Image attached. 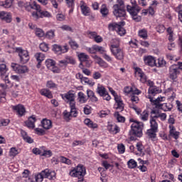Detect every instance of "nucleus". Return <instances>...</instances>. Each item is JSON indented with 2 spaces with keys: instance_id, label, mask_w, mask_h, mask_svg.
Here are the masks:
<instances>
[{
  "instance_id": "1",
  "label": "nucleus",
  "mask_w": 182,
  "mask_h": 182,
  "mask_svg": "<svg viewBox=\"0 0 182 182\" xmlns=\"http://www.w3.org/2000/svg\"><path fill=\"white\" fill-rule=\"evenodd\" d=\"M33 9L36 11L32 12V16L36 21H38L39 18H50L52 16L48 11H43L41 6L36 1L33 2Z\"/></svg>"
},
{
  "instance_id": "2",
  "label": "nucleus",
  "mask_w": 182,
  "mask_h": 182,
  "mask_svg": "<svg viewBox=\"0 0 182 182\" xmlns=\"http://www.w3.org/2000/svg\"><path fill=\"white\" fill-rule=\"evenodd\" d=\"M120 43L119 40H112V44L111 45V52L116 59L118 60H123L124 58V51L123 49L120 48Z\"/></svg>"
},
{
  "instance_id": "3",
  "label": "nucleus",
  "mask_w": 182,
  "mask_h": 182,
  "mask_svg": "<svg viewBox=\"0 0 182 182\" xmlns=\"http://www.w3.org/2000/svg\"><path fill=\"white\" fill-rule=\"evenodd\" d=\"M131 4L127 6V11L132 15L134 21L140 22L141 17L137 16V14L140 12V7L136 4V0H131Z\"/></svg>"
},
{
  "instance_id": "4",
  "label": "nucleus",
  "mask_w": 182,
  "mask_h": 182,
  "mask_svg": "<svg viewBox=\"0 0 182 182\" xmlns=\"http://www.w3.org/2000/svg\"><path fill=\"white\" fill-rule=\"evenodd\" d=\"M126 25L124 21H121L119 23H111L108 25V29L109 31H116V32L119 35V36H124L126 35V29L123 28Z\"/></svg>"
},
{
  "instance_id": "5",
  "label": "nucleus",
  "mask_w": 182,
  "mask_h": 182,
  "mask_svg": "<svg viewBox=\"0 0 182 182\" xmlns=\"http://www.w3.org/2000/svg\"><path fill=\"white\" fill-rule=\"evenodd\" d=\"M129 132L130 136H135L136 137H141L143 136V123L134 122L131 127Z\"/></svg>"
},
{
  "instance_id": "6",
  "label": "nucleus",
  "mask_w": 182,
  "mask_h": 182,
  "mask_svg": "<svg viewBox=\"0 0 182 182\" xmlns=\"http://www.w3.org/2000/svg\"><path fill=\"white\" fill-rule=\"evenodd\" d=\"M70 176L71 177H85L86 176V168L85 166L79 164L70 172Z\"/></svg>"
},
{
  "instance_id": "7",
  "label": "nucleus",
  "mask_w": 182,
  "mask_h": 182,
  "mask_svg": "<svg viewBox=\"0 0 182 182\" xmlns=\"http://www.w3.org/2000/svg\"><path fill=\"white\" fill-rule=\"evenodd\" d=\"M63 99H65L70 103V107L72 109V112H75V107H76V102H75V94L72 93L71 91H69L65 95L62 96Z\"/></svg>"
},
{
  "instance_id": "8",
  "label": "nucleus",
  "mask_w": 182,
  "mask_h": 182,
  "mask_svg": "<svg viewBox=\"0 0 182 182\" xmlns=\"http://www.w3.org/2000/svg\"><path fill=\"white\" fill-rule=\"evenodd\" d=\"M16 52L18 54L20 62H21V63H27L29 60V54L28 53V51L23 50L21 48H17Z\"/></svg>"
},
{
  "instance_id": "9",
  "label": "nucleus",
  "mask_w": 182,
  "mask_h": 182,
  "mask_svg": "<svg viewBox=\"0 0 182 182\" xmlns=\"http://www.w3.org/2000/svg\"><path fill=\"white\" fill-rule=\"evenodd\" d=\"M53 50L56 55H62V53H66L69 50V46L65 44L62 47L60 45L54 44L53 46Z\"/></svg>"
},
{
  "instance_id": "10",
  "label": "nucleus",
  "mask_w": 182,
  "mask_h": 182,
  "mask_svg": "<svg viewBox=\"0 0 182 182\" xmlns=\"http://www.w3.org/2000/svg\"><path fill=\"white\" fill-rule=\"evenodd\" d=\"M180 75V70H178V65H172L169 68V79L171 80H176L177 75Z\"/></svg>"
},
{
  "instance_id": "11",
  "label": "nucleus",
  "mask_w": 182,
  "mask_h": 182,
  "mask_svg": "<svg viewBox=\"0 0 182 182\" xmlns=\"http://www.w3.org/2000/svg\"><path fill=\"white\" fill-rule=\"evenodd\" d=\"M159 129V124L154 121L151 123V129H148L146 134H148L150 139L156 138V133H157V129Z\"/></svg>"
},
{
  "instance_id": "12",
  "label": "nucleus",
  "mask_w": 182,
  "mask_h": 182,
  "mask_svg": "<svg viewBox=\"0 0 182 182\" xmlns=\"http://www.w3.org/2000/svg\"><path fill=\"white\" fill-rule=\"evenodd\" d=\"M113 9V14L116 18H123L126 16V10L124 9L119 8L118 5H114Z\"/></svg>"
},
{
  "instance_id": "13",
  "label": "nucleus",
  "mask_w": 182,
  "mask_h": 182,
  "mask_svg": "<svg viewBox=\"0 0 182 182\" xmlns=\"http://www.w3.org/2000/svg\"><path fill=\"white\" fill-rule=\"evenodd\" d=\"M11 68L16 73H26L28 72V67L25 65H20L16 63H12Z\"/></svg>"
},
{
  "instance_id": "14",
  "label": "nucleus",
  "mask_w": 182,
  "mask_h": 182,
  "mask_svg": "<svg viewBox=\"0 0 182 182\" xmlns=\"http://www.w3.org/2000/svg\"><path fill=\"white\" fill-rule=\"evenodd\" d=\"M0 19L2 20L3 22L11 23L12 22V15H11L9 12L0 11Z\"/></svg>"
},
{
  "instance_id": "15",
  "label": "nucleus",
  "mask_w": 182,
  "mask_h": 182,
  "mask_svg": "<svg viewBox=\"0 0 182 182\" xmlns=\"http://www.w3.org/2000/svg\"><path fill=\"white\" fill-rule=\"evenodd\" d=\"M149 99L150 100V102L153 103V105L155 106L156 109H163V104L160 103V102H163V99L164 97H159L156 100H153L151 97H149Z\"/></svg>"
},
{
  "instance_id": "16",
  "label": "nucleus",
  "mask_w": 182,
  "mask_h": 182,
  "mask_svg": "<svg viewBox=\"0 0 182 182\" xmlns=\"http://www.w3.org/2000/svg\"><path fill=\"white\" fill-rule=\"evenodd\" d=\"M144 61L145 65H148V66H157V64L156 63V59L153 56L148 55L144 57Z\"/></svg>"
},
{
  "instance_id": "17",
  "label": "nucleus",
  "mask_w": 182,
  "mask_h": 182,
  "mask_svg": "<svg viewBox=\"0 0 182 182\" xmlns=\"http://www.w3.org/2000/svg\"><path fill=\"white\" fill-rule=\"evenodd\" d=\"M77 114V112L76 111V107H75V112H72V108H70V112H68L66 110L63 112L64 119L66 122H69L70 120V117H76Z\"/></svg>"
},
{
  "instance_id": "18",
  "label": "nucleus",
  "mask_w": 182,
  "mask_h": 182,
  "mask_svg": "<svg viewBox=\"0 0 182 182\" xmlns=\"http://www.w3.org/2000/svg\"><path fill=\"white\" fill-rule=\"evenodd\" d=\"M36 122V117L35 115H32L28 117V120L25 122L26 126L28 129H35V122Z\"/></svg>"
},
{
  "instance_id": "19",
  "label": "nucleus",
  "mask_w": 182,
  "mask_h": 182,
  "mask_svg": "<svg viewBox=\"0 0 182 182\" xmlns=\"http://www.w3.org/2000/svg\"><path fill=\"white\" fill-rule=\"evenodd\" d=\"M43 174H44V178H48V180H55L56 178V173L55 171H50L49 169L43 171Z\"/></svg>"
},
{
  "instance_id": "20",
  "label": "nucleus",
  "mask_w": 182,
  "mask_h": 182,
  "mask_svg": "<svg viewBox=\"0 0 182 182\" xmlns=\"http://www.w3.org/2000/svg\"><path fill=\"white\" fill-rule=\"evenodd\" d=\"M13 109L16 112V113L18 114V116H23L25 114V112H26L25 109V107L22 105H18L16 106H13Z\"/></svg>"
},
{
  "instance_id": "21",
  "label": "nucleus",
  "mask_w": 182,
  "mask_h": 182,
  "mask_svg": "<svg viewBox=\"0 0 182 182\" xmlns=\"http://www.w3.org/2000/svg\"><path fill=\"white\" fill-rule=\"evenodd\" d=\"M135 70H136L135 71L136 76H138L139 77H140V81L142 83H146V82H147V77H146V75L143 73V72L140 68H136Z\"/></svg>"
},
{
  "instance_id": "22",
  "label": "nucleus",
  "mask_w": 182,
  "mask_h": 182,
  "mask_svg": "<svg viewBox=\"0 0 182 182\" xmlns=\"http://www.w3.org/2000/svg\"><path fill=\"white\" fill-rule=\"evenodd\" d=\"M114 100L117 105V107H116L117 110H119V112H123L124 109V105L123 104V101H122V99L117 96L114 95Z\"/></svg>"
},
{
  "instance_id": "23",
  "label": "nucleus",
  "mask_w": 182,
  "mask_h": 182,
  "mask_svg": "<svg viewBox=\"0 0 182 182\" xmlns=\"http://www.w3.org/2000/svg\"><path fill=\"white\" fill-rule=\"evenodd\" d=\"M35 58L38 62L37 63V68L39 69V68H41V64L43 60H45V54L42 53H37L35 55Z\"/></svg>"
},
{
  "instance_id": "24",
  "label": "nucleus",
  "mask_w": 182,
  "mask_h": 182,
  "mask_svg": "<svg viewBox=\"0 0 182 182\" xmlns=\"http://www.w3.org/2000/svg\"><path fill=\"white\" fill-rule=\"evenodd\" d=\"M41 126L45 130H49V129H52V121L48 119H43L41 121Z\"/></svg>"
},
{
  "instance_id": "25",
  "label": "nucleus",
  "mask_w": 182,
  "mask_h": 182,
  "mask_svg": "<svg viewBox=\"0 0 182 182\" xmlns=\"http://www.w3.org/2000/svg\"><path fill=\"white\" fill-rule=\"evenodd\" d=\"M151 119L150 123L152 122H154L155 123H157V119L160 118V113H159V111L156 109H153L151 112Z\"/></svg>"
},
{
  "instance_id": "26",
  "label": "nucleus",
  "mask_w": 182,
  "mask_h": 182,
  "mask_svg": "<svg viewBox=\"0 0 182 182\" xmlns=\"http://www.w3.org/2000/svg\"><path fill=\"white\" fill-rule=\"evenodd\" d=\"M18 6L20 8H25L26 11H31V9H33V4H31L29 3H23V1H18Z\"/></svg>"
},
{
  "instance_id": "27",
  "label": "nucleus",
  "mask_w": 182,
  "mask_h": 182,
  "mask_svg": "<svg viewBox=\"0 0 182 182\" xmlns=\"http://www.w3.org/2000/svg\"><path fill=\"white\" fill-rule=\"evenodd\" d=\"M85 124L87 126V127H90V129H97V124L93 123L90 119H85L84 120Z\"/></svg>"
},
{
  "instance_id": "28",
  "label": "nucleus",
  "mask_w": 182,
  "mask_h": 182,
  "mask_svg": "<svg viewBox=\"0 0 182 182\" xmlns=\"http://www.w3.org/2000/svg\"><path fill=\"white\" fill-rule=\"evenodd\" d=\"M107 130L112 134H117V133H119V127L116 124L108 125Z\"/></svg>"
},
{
  "instance_id": "29",
  "label": "nucleus",
  "mask_w": 182,
  "mask_h": 182,
  "mask_svg": "<svg viewBox=\"0 0 182 182\" xmlns=\"http://www.w3.org/2000/svg\"><path fill=\"white\" fill-rule=\"evenodd\" d=\"M21 136H22L23 140H25V141H26L27 143H30V144L33 142V139H32V138H31L30 136H28V133H26V132L21 130Z\"/></svg>"
},
{
  "instance_id": "30",
  "label": "nucleus",
  "mask_w": 182,
  "mask_h": 182,
  "mask_svg": "<svg viewBox=\"0 0 182 182\" xmlns=\"http://www.w3.org/2000/svg\"><path fill=\"white\" fill-rule=\"evenodd\" d=\"M89 99L85 94L82 92H78V100L80 103H86Z\"/></svg>"
},
{
  "instance_id": "31",
  "label": "nucleus",
  "mask_w": 182,
  "mask_h": 182,
  "mask_svg": "<svg viewBox=\"0 0 182 182\" xmlns=\"http://www.w3.org/2000/svg\"><path fill=\"white\" fill-rule=\"evenodd\" d=\"M78 58L80 62L83 63H87V60L89 59V55H86L85 53H81L78 55Z\"/></svg>"
},
{
  "instance_id": "32",
  "label": "nucleus",
  "mask_w": 182,
  "mask_h": 182,
  "mask_svg": "<svg viewBox=\"0 0 182 182\" xmlns=\"http://www.w3.org/2000/svg\"><path fill=\"white\" fill-rule=\"evenodd\" d=\"M12 2L14 0H5V1H0V6H3L4 8H11L12 6Z\"/></svg>"
},
{
  "instance_id": "33",
  "label": "nucleus",
  "mask_w": 182,
  "mask_h": 182,
  "mask_svg": "<svg viewBox=\"0 0 182 182\" xmlns=\"http://www.w3.org/2000/svg\"><path fill=\"white\" fill-rule=\"evenodd\" d=\"M41 95L42 96H46V97H48V99H52V92L49 91V90L43 89L40 91Z\"/></svg>"
},
{
  "instance_id": "34",
  "label": "nucleus",
  "mask_w": 182,
  "mask_h": 182,
  "mask_svg": "<svg viewBox=\"0 0 182 182\" xmlns=\"http://www.w3.org/2000/svg\"><path fill=\"white\" fill-rule=\"evenodd\" d=\"M107 92V91L106 90V88H105V87H103L102 85H99L97 88V93H98L100 96H105Z\"/></svg>"
},
{
  "instance_id": "35",
  "label": "nucleus",
  "mask_w": 182,
  "mask_h": 182,
  "mask_svg": "<svg viewBox=\"0 0 182 182\" xmlns=\"http://www.w3.org/2000/svg\"><path fill=\"white\" fill-rule=\"evenodd\" d=\"M114 117H116L117 122H119V123H124V122L126 121V118H124V117L121 116L120 114H119V112H116L114 114Z\"/></svg>"
},
{
  "instance_id": "36",
  "label": "nucleus",
  "mask_w": 182,
  "mask_h": 182,
  "mask_svg": "<svg viewBox=\"0 0 182 182\" xmlns=\"http://www.w3.org/2000/svg\"><path fill=\"white\" fill-rule=\"evenodd\" d=\"M43 178H45V173H43V171L41 173L35 175L36 182H42L43 181Z\"/></svg>"
},
{
  "instance_id": "37",
  "label": "nucleus",
  "mask_w": 182,
  "mask_h": 182,
  "mask_svg": "<svg viewBox=\"0 0 182 182\" xmlns=\"http://www.w3.org/2000/svg\"><path fill=\"white\" fill-rule=\"evenodd\" d=\"M100 12H101L103 18H106V16H107V15H109V9H107V7H106L105 5L102 6Z\"/></svg>"
},
{
  "instance_id": "38",
  "label": "nucleus",
  "mask_w": 182,
  "mask_h": 182,
  "mask_svg": "<svg viewBox=\"0 0 182 182\" xmlns=\"http://www.w3.org/2000/svg\"><path fill=\"white\" fill-rule=\"evenodd\" d=\"M81 11L85 16H89V15H90V9L86 6H81Z\"/></svg>"
},
{
  "instance_id": "39",
  "label": "nucleus",
  "mask_w": 182,
  "mask_h": 182,
  "mask_svg": "<svg viewBox=\"0 0 182 182\" xmlns=\"http://www.w3.org/2000/svg\"><path fill=\"white\" fill-rule=\"evenodd\" d=\"M55 65H56V63L52 59H47L46 60V66L48 69H50L53 66H55Z\"/></svg>"
},
{
  "instance_id": "40",
  "label": "nucleus",
  "mask_w": 182,
  "mask_h": 182,
  "mask_svg": "<svg viewBox=\"0 0 182 182\" xmlns=\"http://www.w3.org/2000/svg\"><path fill=\"white\" fill-rule=\"evenodd\" d=\"M139 36L140 38H142V39H147L148 35H147V30L146 29H141L139 31Z\"/></svg>"
},
{
  "instance_id": "41",
  "label": "nucleus",
  "mask_w": 182,
  "mask_h": 182,
  "mask_svg": "<svg viewBox=\"0 0 182 182\" xmlns=\"http://www.w3.org/2000/svg\"><path fill=\"white\" fill-rule=\"evenodd\" d=\"M41 156L43 157H52V151H50V150L46 151V150H45V148L43 147Z\"/></svg>"
},
{
  "instance_id": "42",
  "label": "nucleus",
  "mask_w": 182,
  "mask_h": 182,
  "mask_svg": "<svg viewBox=\"0 0 182 182\" xmlns=\"http://www.w3.org/2000/svg\"><path fill=\"white\" fill-rule=\"evenodd\" d=\"M8 72V68H6V65L1 64L0 65V74L1 76H5V73Z\"/></svg>"
},
{
  "instance_id": "43",
  "label": "nucleus",
  "mask_w": 182,
  "mask_h": 182,
  "mask_svg": "<svg viewBox=\"0 0 182 182\" xmlns=\"http://www.w3.org/2000/svg\"><path fill=\"white\" fill-rule=\"evenodd\" d=\"M127 164L129 168H136V167H137V162H136L134 159H130L127 162Z\"/></svg>"
},
{
  "instance_id": "44",
  "label": "nucleus",
  "mask_w": 182,
  "mask_h": 182,
  "mask_svg": "<svg viewBox=\"0 0 182 182\" xmlns=\"http://www.w3.org/2000/svg\"><path fill=\"white\" fill-rule=\"evenodd\" d=\"M157 93H160V90H159L156 87H150L149 90V95H157Z\"/></svg>"
},
{
  "instance_id": "45",
  "label": "nucleus",
  "mask_w": 182,
  "mask_h": 182,
  "mask_svg": "<svg viewBox=\"0 0 182 182\" xmlns=\"http://www.w3.org/2000/svg\"><path fill=\"white\" fill-rule=\"evenodd\" d=\"M166 63H167L166 62V60H164V59L159 58L158 59V65H156V66L158 68H164V66H166Z\"/></svg>"
},
{
  "instance_id": "46",
  "label": "nucleus",
  "mask_w": 182,
  "mask_h": 182,
  "mask_svg": "<svg viewBox=\"0 0 182 182\" xmlns=\"http://www.w3.org/2000/svg\"><path fill=\"white\" fill-rule=\"evenodd\" d=\"M19 152H18V149L16 148H11L9 151V156L10 157H15V156H17Z\"/></svg>"
},
{
  "instance_id": "47",
  "label": "nucleus",
  "mask_w": 182,
  "mask_h": 182,
  "mask_svg": "<svg viewBox=\"0 0 182 182\" xmlns=\"http://www.w3.org/2000/svg\"><path fill=\"white\" fill-rule=\"evenodd\" d=\"M40 49L43 52H48V50H49V47L46 43H42L40 44Z\"/></svg>"
},
{
  "instance_id": "48",
  "label": "nucleus",
  "mask_w": 182,
  "mask_h": 182,
  "mask_svg": "<svg viewBox=\"0 0 182 182\" xmlns=\"http://www.w3.org/2000/svg\"><path fill=\"white\" fill-rule=\"evenodd\" d=\"M36 35L38 38H42L43 36H45V33L43 32V29L36 28Z\"/></svg>"
},
{
  "instance_id": "49",
  "label": "nucleus",
  "mask_w": 182,
  "mask_h": 182,
  "mask_svg": "<svg viewBox=\"0 0 182 182\" xmlns=\"http://www.w3.org/2000/svg\"><path fill=\"white\" fill-rule=\"evenodd\" d=\"M69 45L72 49H77V48H79V44H77V43L73 40H70L69 41Z\"/></svg>"
},
{
  "instance_id": "50",
  "label": "nucleus",
  "mask_w": 182,
  "mask_h": 182,
  "mask_svg": "<svg viewBox=\"0 0 182 182\" xmlns=\"http://www.w3.org/2000/svg\"><path fill=\"white\" fill-rule=\"evenodd\" d=\"M43 150V147H41V149L39 148H34L33 149V154H36V155H39V156H42V151Z\"/></svg>"
},
{
  "instance_id": "51",
  "label": "nucleus",
  "mask_w": 182,
  "mask_h": 182,
  "mask_svg": "<svg viewBox=\"0 0 182 182\" xmlns=\"http://www.w3.org/2000/svg\"><path fill=\"white\" fill-rule=\"evenodd\" d=\"M46 38H48V39H53V38H55V31L50 30L48 31L46 33Z\"/></svg>"
},
{
  "instance_id": "52",
  "label": "nucleus",
  "mask_w": 182,
  "mask_h": 182,
  "mask_svg": "<svg viewBox=\"0 0 182 182\" xmlns=\"http://www.w3.org/2000/svg\"><path fill=\"white\" fill-rule=\"evenodd\" d=\"M176 12L178 13V19L182 22V5H179L176 9Z\"/></svg>"
},
{
  "instance_id": "53",
  "label": "nucleus",
  "mask_w": 182,
  "mask_h": 182,
  "mask_svg": "<svg viewBox=\"0 0 182 182\" xmlns=\"http://www.w3.org/2000/svg\"><path fill=\"white\" fill-rule=\"evenodd\" d=\"M81 82L82 84L87 83V85H92V86H93V85H95V82H92V81H90V79L86 77H83L82 80H81Z\"/></svg>"
},
{
  "instance_id": "54",
  "label": "nucleus",
  "mask_w": 182,
  "mask_h": 182,
  "mask_svg": "<svg viewBox=\"0 0 182 182\" xmlns=\"http://www.w3.org/2000/svg\"><path fill=\"white\" fill-rule=\"evenodd\" d=\"M56 19L57 21L62 22L63 21H65V19H66V16L63 14H58L56 16Z\"/></svg>"
},
{
  "instance_id": "55",
  "label": "nucleus",
  "mask_w": 182,
  "mask_h": 182,
  "mask_svg": "<svg viewBox=\"0 0 182 182\" xmlns=\"http://www.w3.org/2000/svg\"><path fill=\"white\" fill-rule=\"evenodd\" d=\"M141 119L144 122H146V120H147V119H149V113L147 112V111L143 112V113L141 114Z\"/></svg>"
},
{
  "instance_id": "56",
  "label": "nucleus",
  "mask_w": 182,
  "mask_h": 182,
  "mask_svg": "<svg viewBox=\"0 0 182 182\" xmlns=\"http://www.w3.org/2000/svg\"><path fill=\"white\" fill-rule=\"evenodd\" d=\"M95 52H99L100 53H105L106 50H105V48L102 46H95Z\"/></svg>"
},
{
  "instance_id": "57",
  "label": "nucleus",
  "mask_w": 182,
  "mask_h": 182,
  "mask_svg": "<svg viewBox=\"0 0 182 182\" xmlns=\"http://www.w3.org/2000/svg\"><path fill=\"white\" fill-rule=\"evenodd\" d=\"M84 113L85 114H90V113H92V107L86 105L84 107Z\"/></svg>"
},
{
  "instance_id": "58",
  "label": "nucleus",
  "mask_w": 182,
  "mask_h": 182,
  "mask_svg": "<svg viewBox=\"0 0 182 182\" xmlns=\"http://www.w3.org/2000/svg\"><path fill=\"white\" fill-rule=\"evenodd\" d=\"M65 60L67 62V64L70 63L71 65H75V63H76V61L72 57H69V56L66 57Z\"/></svg>"
},
{
  "instance_id": "59",
  "label": "nucleus",
  "mask_w": 182,
  "mask_h": 182,
  "mask_svg": "<svg viewBox=\"0 0 182 182\" xmlns=\"http://www.w3.org/2000/svg\"><path fill=\"white\" fill-rule=\"evenodd\" d=\"M157 29V32H159V33H163V32H164V31H166V27H164V25H159L156 27Z\"/></svg>"
},
{
  "instance_id": "60",
  "label": "nucleus",
  "mask_w": 182,
  "mask_h": 182,
  "mask_svg": "<svg viewBox=\"0 0 182 182\" xmlns=\"http://www.w3.org/2000/svg\"><path fill=\"white\" fill-rule=\"evenodd\" d=\"M170 134L172 137H173V139L177 140V139H178V137L180 136V132H178L177 131H173V132H171Z\"/></svg>"
},
{
  "instance_id": "61",
  "label": "nucleus",
  "mask_w": 182,
  "mask_h": 182,
  "mask_svg": "<svg viewBox=\"0 0 182 182\" xmlns=\"http://www.w3.org/2000/svg\"><path fill=\"white\" fill-rule=\"evenodd\" d=\"M118 149V151L119 153H120L121 154H123V153H124V145H123V144H119L117 146Z\"/></svg>"
},
{
  "instance_id": "62",
  "label": "nucleus",
  "mask_w": 182,
  "mask_h": 182,
  "mask_svg": "<svg viewBox=\"0 0 182 182\" xmlns=\"http://www.w3.org/2000/svg\"><path fill=\"white\" fill-rule=\"evenodd\" d=\"M136 149L138 151H140L141 153V151H143V150L144 149V146H143V144H141V142H138L136 144Z\"/></svg>"
},
{
  "instance_id": "63",
  "label": "nucleus",
  "mask_w": 182,
  "mask_h": 182,
  "mask_svg": "<svg viewBox=\"0 0 182 182\" xmlns=\"http://www.w3.org/2000/svg\"><path fill=\"white\" fill-rule=\"evenodd\" d=\"M10 122L11 121L9 119H3L0 122V127L1 126H8Z\"/></svg>"
},
{
  "instance_id": "64",
  "label": "nucleus",
  "mask_w": 182,
  "mask_h": 182,
  "mask_svg": "<svg viewBox=\"0 0 182 182\" xmlns=\"http://www.w3.org/2000/svg\"><path fill=\"white\" fill-rule=\"evenodd\" d=\"M47 87L52 89V87H56V84H55L53 81H48L46 85Z\"/></svg>"
}]
</instances>
